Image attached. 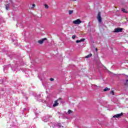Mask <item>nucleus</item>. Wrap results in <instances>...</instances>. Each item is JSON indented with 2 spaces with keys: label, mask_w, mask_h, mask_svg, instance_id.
Instances as JSON below:
<instances>
[{
  "label": "nucleus",
  "mask_w": 128,
  "mask_h": 128,
  "mask_svg": "<svg viewBox=\"0 0 128 128\" xmlns=\"http://www.w3.org/2000/svg\"><path fill=\"white\" fill-rule=\"evenodd\" d=\"M60 100H62V98H60L59 99L56 100L54 102V103L53 104V106L56 107V106H58V102Z\"/></svg>",
  "instance_id": "nucleus-6"
},
{
  "label": "nucleus",
  "mask_w": 128,
  "mask_h": 128,
  "mask_svg": "<svg viewBox=\"0 0 128 128\" xmlns=\"http://www.w3.org/2000/svg\"><path fill=\"white\" fill-rule=\"evenodd\" d=\"M124 116V113L121 112L120 114H116V115H114L112 118H120L121 116Z\"/></svg>",
  "instance_id": "nucleus-2"
},
{
  "label": "nucleus",
  "mask_w": 128,
  "mask_h": 128,
  "mask_svg": "<svg viewBox=\"0 0 128 128\" xmlns=\"http://www.w3.org/2000/svg\"><path fill=\"white\" fill-rule=\"evenodd\" d=\"M122 12H124L125 14H128V11H126V9L122 8Z\"/></svg>",
  "instance_id": "nucleus-9"
},
{
  "label": "nucleus",
  "mask_w": 128,
  "mask_h": 128,
  "mask_svg": "<svg viewBox=\"0 0 128 128\" xmlns=\"http://www.w3.org/2000/svg\"><path fill=\"white\" fill-rule=\"evenodd\" d=\"M68 12H69V14H72L74 13V10H70L68 11Z\"/></svg>",
  "instance_id": "nucleus-11"
},
{
  "label": "nucleus",
  "mask_w": 128,
  "mask_h": 128,
  "mask_svg": "<svg viewBox=\"0 0 128 128\" xmlns=\"http://www.w3.org/2000/svg\"><path fill=\"white\" fill-rule=\"evenodd\" d=\"M91 56H92V54H90L86 56H85V58H91Z\"/></svg>",
  "instance_id": "nucleus-8"
},
{
  "label": "nucleus",
  "mask_w": 128,
  "mask_h": 128,
  "mask_svg": "<svg viewBox=\"0 0 128 128\" xmlns=\"http://www.w3.org/2000/svg\"><path fill=\"white\" fill-rule=\"evenodd\" d=\"M72 22L74 24H82V21L80 19H77L76 20H74Z\"/></svg>",
  "instance_id": "nucleus-3"
},
{
  "label": "nucleus",
  "mask_w": 128,
  "mask_h": 128,
  "mask_svg": "<svg viewBox=\"0 0 128 128\" xmlns=\"http://www.w3.org/2000/svg\"><path fill=\"white\" fill-rule=\"evenodd\" d=\"M96 50H98V49H96Z\"/></svg>",
  "instance_id": "nucleus-22"
},
{
  "label": "nucleus",
  "mask_w": 128,
  "mask_h": 128,
  "mask_svg": "<svg viewBox=\"0 0 128 128\" xmlns=\"http://www.w3.org/2000/svg\"><path fill=\"white\" fill-rule=\"evenodd\" d=\"M110 94H112V96H114V90H112Z\"/></svg>",
  "instance_id": "nucleus-17"
},
{
  "label": "nucleus",
  "mask_w": 128,
  "mask_h": 128,
  "mask_svg": "<svg viewBox=\"0 0 128 128\" xmlns=\"http://www.w3.org/2000/svg\"><path fill=\"white\" fill-rule=\"evenodd\" d=\"M6 8L7 10H8V8H10V4H8L6 5Z\"/></svg>",
  "instance_id": "nucleus-10"
},
{
  "label": "nucleus",
  "mask_w": 128,
  "mask_h": 128,
  "mask_svg": "<svg viewBox=\"0 0 128 128\" xmlns=\"http://www.w3.org/2000/svg\"><path fill=\"white\" fill-rule=\"evenodd\" d=\"M44 40H48V39L46 38H44L42 39L41 40H38V43L40 44H44Z\"/></svg>",
  "instance_id": "nucleus-5"
},
{
  "label": "nucleus",
  "mask_w": 128,
  "mask_h": 128,
  "mask_svg": "<svg viewBox=\"0 0 128 128\" xmlns=\"http://www.w3.org/2000/svg\"><path fill=\"white\" fill-rule=\"evenodd\" d=\"M34 6H36V4H33L32 5V6L31 7V10H34Z\"/></svg>",
  "instance_id": "nucleus-14"
},
{
  "label": "nucleus",
  "mask_w": 128,
  "mask_h": 128,
  "mask_svg": "<svg viewBox=\"0 0 128 128\" xmlns=\"http://www.w3.org/2000/svg\"><path fill=\"white\" fill-rule=\"evenodd\" d=\"M72 0L76 1V0Z\"/></svg>",
  "instance_id": "nucleus-20"
},
{
  "label": "nucleus",
  "mask_w": 128,
  "mask_h": 128,
  "mask_svg": "<svg viewBox=\"0 0 128 128\" xmlns=\"http://www.w3.org/2000/svg\"><path fill=\"white\" fill-rule=\"evenodd\" d=\"M128 82H126V83L124 84V86H128Z\"/></svg>",
  "instance_id": "nucleus-15"
},
{
  "label": "nucleus",
  "mask_w": 128,
  "mask_h": 128,
  "mask_svg": "<svg viewBox=\"0 0 128 128\" xmlns=\"http://www.w3.org/2000/svg\"><path fill=\"white\" fill-rule=\"evenodd\" d=\"M126 82H128V80H126Z\"/></svg>",
  "instance_id": "nucleus-21"
},
{
  "label": "nucleus",
  "mask_w": 128,
  "mask_h": 128,
  "mask_svg": "<svg viewBox=\"0 0 128 128\" xmlns=\"http://www.w3.org/2000/svg\"><path fill=\"white\" fill-rule=\"evenodd\" d=\"M72 38L73 40H74V38H76V35H73V36H72Z\"/></svg>",
  "instance_id": "nucleus-18"
},
{
  "label": "nucleus",
  "mask_w": 128,
  "mask_h": 128,
  "mask_svg": "<svg viewBox=\"0 0 128 128\" xmlns=\"http://www.w3.org/2000/svg\"><path fill=\"white\" fill-rule=\"evenodd\" d=\"M54 80V78H50V80L51 81V82H52L53 80Z\"/></svg>",
  "instance_id": "nucleus-19"
},
{
  "label": "nucleus",
  "mask_w": 128,
  "mask_h": 128,
  "mask_svg": "<svg viewBox=\"0 0 128 128\" xmlns=\"http://www.w3.org/2000/svg\"><path fill=\"white\" fill-rule=\"evenodd\" d=\"M68 114H72V111L70 110H69L68 112Z\"/></svg>",
  "instance_id": "nucleus-13"
},
{
  "label": "nucleus",
  "mask_w": 128,
  "mask_h": 128,
  "mask_svg": "<svg viewBox=\"0 0 128 128\" xmlns=\"http://www.w3.org/2000/svg\"><path fill=\"white\" fill-rule=\"evenodd\" d=\"M124 28H116L114 32H122Z\"/></svg>",
  "instance_id": "nucleus-1"
},
{
  "label": "nucleus",
  "mask_w": 128,
  "mask_h": 128,
  "mask_svg": "<svg viewBox=\"0 0 128 128\" xmlns=\"http://www.w3.org/2000/svg\"><path fill=\"white\" fill-rule=\"evenodd\" d=\"M110 89L109 88H106L104 90V92H108V90H110Z\"/></svg>",
  "instance_id": "nucleus-12"
},
{
  "label": "nucleus",
  "mask_w": 128,
  "mask_h": 128,
  "mask_svg": "<svg viewBox=\"0 0 128 128\" xmlns=\"http://www.w3.org/2000/svg\"><path fill=\"white\" fill-rule=\"evenodd\" d=\"M100 15V12H98L97 16V20H98L99 22H102V16Z\"/></svg>",
  "instance_id": "nucleus-4"
},
{
  "label": "nucleus",
  "mask_w": 128,
  "mask_h": 128,
  "mask_svg": "<svg viewBox=\"0 0 128 128\" xmlns=\"http://www.w3.org/2000/svg\"><path fill=\"white\" fill-rule=\"evenodd\" d=\"M84 40H86V39L82 38V39H81L80 40H76V44H78V42H84Z\"/></svg>",
  "instance_id": "nucleus-7"
},
{
  "label": "nucleus",
  "mask_w": 128,
  "mask_h": 128,
  "mask_svg": "<svg viewBox=\"0 0 128 128\" xmlns=\"http://www.w3.org/2000/svg\"><path fill=\"white\" fill-rule=\"evenodd\" d=\"M44 6H45L46 8V9L48 8V4H45Z\"/></svg>",
  "instance_id": "nucleus-16"
}]
</instances>
